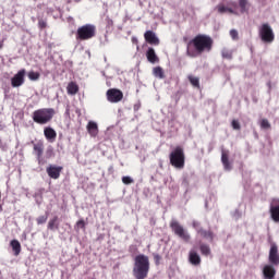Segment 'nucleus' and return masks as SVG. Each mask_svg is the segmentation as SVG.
Instances as JSON below:
<instances>
[{
	"mask_svg": "<svg viewBox=\"0 0 279 279\" xmlns=\"http://www.w3.org/2000/svg\"><path fill=\"white\" fill-rule=\"evenodd\" d=\"M133 276L135 279H146L149 276V257L147 255L135 256Z\"/></svg>",
	"mask_w": 279,
	"mask_h": 279,
	"instance_id": "obj_2",
	"label": "nucleus"
},
{
	"mask_svg": "<svg viewBox=\"0 0 279 279\" xmlns=\"http://www.w3.org/2000/svg\"><path fill=\"white\" fill-rule=\"evenodd\" d=\"M27 71L25 69L20 70L12 78H11V86L13 88H19L25 84V75Z\"/></svg>",
	"mask_w": 279,
	"mask_h": 279,
	"instance_id": "obj_6",
	"label": "nucleus"
},
{
	"mask_svg": "<svg viewBox=\"0 0 279 279\" xmlns=\"http://www.w3.org/2000/svg\"><path fill=\"white\" fill-rule=\"evenodd\" d=\"M87 132L93 138H95V136L99 134V126L96 124V122L89 121L87 123Z\"/></svg>",
	"mask_w": 279,
	"mask_h": 279,
	"instance_id": "obj_21",
	"label": "nucleus"
},
{
	"mask_svg": "<svg viewBox=\"0 0 279 279\" xmlns=\"http://www.w3.org/2000/svg\"><path fill=\"white\" fill-rule=\"evenodd\" d=\"M221 56L222 58H225L226 60H232V51L228 50V49H222L221 51Z\"/></svg>",
	"mask_w": 279,
	"mask_h": 279,
	"instance_id": "obj_32",
	"label": "nucleus"
},
{
	"mask_svg": "<svg viewBox=\"0 0 279 279\" xmlns=\"http://www.w3.org/2000/svg\"><path fill=\"white\" fill-rule=\"evenodd\" d=\"M229 5H231V8H234V9H236V8H238L236 2H234V1L229 2Z\"/></svg>",
	"mask_w": 279,
	"mask_h": 279,
	"instance_id": "obj_41",
	"label": "nucleus"
},
{
	"mask_svg": "<svg viewBox=\"0 0 279 279\" xmlns=\"http://www.w3.org/2000/svg\"><path fill=\"white\" fill-rule=\"evenodd\" d=\"M10 245L14 252V256H19V254H21V242H19V240H12Z\"/></svg>",
	"mask_w": 279,
	"mask_h": 279,
	"instance_id": "obj_24",
	"label": "nucleus"
},
{
	"mask_svg": "<svg viewBox=\"0 0 279 279\" xmlns=\"http://www.w3.org/2000/svg\"><path fill=\"white\" fill-rule=\"evenodd\" d=\"M197 233L201 234L203 239H207L210 243L215 241V233L211 230L198 229Z\"/></svg>",
	"mask_w": 279,
	"mask_h": 279,
	"instance_id": "obj_20",
	"label": "nucleus"
},
{
	"mask_svg": "<svg viewBox=\"0 0 279 279\" xmlns=\"http://www.w3.org/2000/svg\"><path fill=\"white\" fill-rule=\"evenodd\" d=\"M95 36H97V26L93 24H85L76 31V40L78 41L90 40Z\"/></svg>",
	"mask_w": 279,
	"mask_h": 279,
	"instance_id": "obj_4",
	"label": "nucleus"
},
{
	"mask_svg": "<svg viewBox=\"0 0 279 279\" xmlns=\"http://www.w3.org/2000/svg\"><path fill=\"white\" fill-rule=\"evenodd\" d=\"M230 36H231L232 40H239V32L236 29H231Z\"/></svg>",
	"mask_w": 279,
	"mask_h": 279,
	"instance_id": "obj_35",
	"label": "nucleus"
},
{
	"mask_svg": "<svg viewBox=\"0 0 279 279\" xmlns=\"http://www.w3.org/2000/svg\"><path fill=\"white\" fill-rule=\"evenodd\" d=\"M76 227L81 228V230H86V222L84 221V219H81L76 222Z\"/></svg>",
	"mask_w": 279,
	"mask_h": 279,
	"instance_id": "obj_36",
	"label": "nucleus"
},
{
	"mask_svg": "<svg viewBox=\"0 0 279 279\" xmlns=\"http://www.w3.org/2000/svg\"><path fill=\"white\" fill-rule=\"evenodd\" d=\"M122 182H123V184H133L134 179L131 177H122Z\"/></svg>",
	"mask_w": 279,
	"mask_h": 279,
	"instance_id": "obj_34",
	"label": "nucleus"
},
{
	"mask_svg": "<svg viewBox=\"0 0 279 279\" xmlns=\"http://www.w3.org/2000/svg\"><path fill=\"white\" fill-rule=\"evenodd\" d=\"M48 230H51L52 232L56 230H60V219L58 218V216H53L48 221Z\"/></svg>",
	"mask_w": 279,
	"mask_h": 279,
	"instance_id": "obj_22",
	"label": "nucleus"
},
{
	"mask_svg": "<svg viewBox=\"0 0 279 279\" xmlns=\"http://www.w3.org/2000/svg\"><path fill=\"white\" fill-rule=\"evenodd\" d=\"M268 260L271 265H279V254H278V245L276 243L270 244L269 257Z\"/></svg>",
	"mask_w": 279,
	"mask_h": 279,
	"instance_id": "obj_12",
	"label": "nucleus"
},
{
	"mask_svg": "<svg viewBox=\"0 0 279 279\" xmlns=\"http://www.w3.org/2000/svg\"><path fill=\"white\" fill-rule=\"evenodd\" d=\"M66 114H69V109L66 110Z\"/></svg>",
	"mask_w": 279,
	"mask_h": 279,
	"instance_id": "obj_47",
	"label": "nucleus"
},
{
	"mask_svg": "<svg viewBox=\"0 0 279 279\" xmlns=\"http://www.w3.org/2000/svg\"><path fill=\"white\" fill-rule=\"evenodd\" d=\"M217 10L219 12V14H226V12H229V14H236V12L234 11V9L226 7L223 4H219L217 7Z\"/></svg>",
	"mask_w": 279,
	"mask_h": 279,
	"instance_id": "obj_26",
	"label": "nucleus"
},
{
	"mask_svg": "<svg viewBox=\"0 0 279 279\" xmlns=\"http://www.w3.org/2000/svg\"><path fill=\"white\" fill-rule=\"evenodd\" d=\"M107 21H108V25H113L112 20L108 19Z\"/></svg>",
	"mask_w": 279,
	"mask_h": 279,
	"instance_id": "obj_44",
	"label": "nucleus"
},
{
	"mask_svg": "<svg viewBox=\"0 0 279 279\" xmlns=\"http://www.w3.org/2000/svg\"><path fill=\"white\" fill-rule=\"evenodd\" d=\"M153 258L155 260V265H160V260H162V257L159 254L154 253Z\"/></svg>",
	"mask_w": 279,
	"mask_h": 279,
	"instance_id": "obj_37",
	"label": "nucleus"
},
{
	"mask_svg": "<svg viewBox=\"0 0 279 279\" xmlns=\"http://www.w3.org/2000/svg\"><path fill=\"white\" fill-rule=\"evenodd\" d=\"M175 234H178L184 243H189L191 241V234H189V231L178 223L175 225Z\"/></svg>",
	"mask_w": 279,
	"mask_h": 279,
	"instance_id": "obj_14",
	"label": "nucleus"
},
{
	"mask_svg": "<svg viewBox=\"0 0 279 279\" xmlns=\"http://www.w3.org/2000/svg\"><path fill=\"white\" fill-rule=\"evenodd\" d=\"M170 165H172V167H175V150H172L170 154Z\"/></svg>",
	"mask_w": 279,
	"mask_h": 279,
	"instance_id": "obj_38",
	"label": "nucleus"
},
{
	"mask_svg": "<svg viewBox=\"0 0 279 279\" xmlns=\"http://www.w3.org/2000/svg\"><path fill=\"white\" fill-rule=\"evenodd\" d=\"M215 41L206 34H198L187 43L186 54L189 58H199L203 53L213 51Z\"/></svg>",
	"mask_w": 279,
	"mask_h": 279,
	"instance_id": "obj_1",
	"label": "nucleus"
},
{
	"mask_svg": "<svg viewBox=\"0 0 279 279\" xmlns=\"http://www.w3.org/2000/svg\"><path fill=\"white\" fill-rule=\"evenodd\" d=\"M259 125L262 130H269L271 128V123H269V120L267 119H262Z\"/></svg>",
	"mask_w": 279,
	"mask_h": 279,
	"instance_id": "obj_31",
	"label": "nucleus"
},
{
	"mask_svg": "<svg viewBox=\"0 0 279 279\" xmlns=\"http://www.w3.org/2000/svg\"><path fill=\"white\" fill-rule=\"evenodd\" d=\"M153 75L159 80H165V70H162L160 66H156L153 69Z\"/></svg>",
	"mask_w": 279,
	"mask_h": 279,
	"instance_id": "obj_27",
	"label": "nucleus"
},
{
	"mask_svg": "<svg viewBox=\"0 0 279 279\" xmlns=\"http://www.w3.org/2000/svg\"><path fill=\"white\" fill-rule=\"evenodd\" d=\"M28 80H31L32 82L40 80V73L34 71L28 72Z\"/></svg>",
	"mask_w": 279,
	"mask_h": 279,
	"instance_id": "obj_30",
	"label": "nucleus"
},
{
	"mask_svg": "<svg viewBox=\"0 0 279 279\" xmlns=\"http://www.w3.org/2000/svg\"><path fill=\"white\" fill-rule=\"evenodd\" d=\"M199 250L203 256H210V246L208 244H201Z\"/></svg>",
	"mask_w": 279,
	"mask_h": 279,
	"instance_id": "obj_28",
	"label": "nucleus"
},
{
	"mask_svg": "<svg viewBox=\"0 0 279 279\" xmlns=\"http://www.w3.org/2000/svg\"><path fill=\"white\" fill-rule=\"evenodd\" d=\"M270 217L275 223H279V198H272L269 208Z\"/></svg>",
	"mask_w": 279,
	"mask_h": 279,
	"instance_id": "obj_10",
	"label": "nucleus"
},
{
	"mask_svg": "<svg viewBox=\"0 0 279 279\" xmlns=\"http://www.w3.org/2000/svg\"><path fill=\"white\" fill-rule=\"evenodd\" d=\"M221 162L223 165L225 171H232V165L230 163L228 150L221 151Z\"/></svg>",
	"mask_w": 279,
	"mask_h": 279,
	"instance_id": "obj_17",
	"label": "nucleus"
},
{
	"mask_svg": "<svg viewBox=\"0 0 279 279\" xmlns=\"http://www.w3.org/2000/svg\"><path fill=\"white\" fill-rule=\"evenodd\" d=\"M171 228H175V222L174 221L171 222Z\"/></svg>",
	"mask_w": 279,
	"mask_h": 279,
	"instance_id": "obj_45",
	"label": "nucleus"
},
{
	"mask_svg": "<svg viewBox=\"0 0 279 279\" xmlns=\"http://www.w3.org/2000/svg\"><path fill=\"white\" fill-rule=\"evenodd\" d=\"M44 135L45 138L49 141V143H53V141H56V138L58 137V133L51 126H47L44 129Z\"/></svg>",
	"mask_w": 279,
	"mask_h": 279,
	"instance_id": "obj_16",
	"label": "nucleus"
},
{
	"mask_svg": "<svg viewBox=\"0 0 279 279\" xmlns=\"http://www.w3.org/2000/svg\"><path fill=\"white\" fill-rule=\"evenodd\" d=\"M129 251H130V252L136 251V246H134V245L130 246V247H129Z\"/></svg>",
	"mask_w": 279,
	"mask_h": 279,
	"instance_id": "obj_43",
	"label": "nucleus"
},
{
	"mask_svg": "<svg viewBox=\"0 0 279 279\" xmlns=\"http://www.w3.org/2000/svg\"><path fill=\"white\" fill-rule=\"evenodd\" d=\"M38 27H39V29H46V27H47V21H45V20H39V21H38Z\"/></svg>",
	"mask_w": 279,
	"mask_h": 279,
	"instance_id": "obj_40",
	"label": "nucleus"
},
{
	"mask_svg": "<svg viewBox=\"0 0 279 279\" xmlns=\"http://www.w3.org/2000/svg\"><path fill=\"white\" fill-rule=\"evenodd\" d=\"M107 99L110 104H119L123 99V92L117 88H110L107 90Z\"/></svg>",
	"mask_w": 279,
	"mask_h": 279,
	"instance_id": "obj_7",
	"label": "nucleus"
},
{
	"mask_svg": "<svg viewBox=\"0 0 279 279\" xmlns=\"http://www.w3.org/2000/svg\"><path fill=\"white\" fill-rule=\"evenodd\" d=\"M239 7L242 14L250 12V2L247 0H239Z\"/></svg>",
	"mask_w": 279,
	"mask_h": 279,
	"instance_id": "obj_25",
	"label": "nucleus"
},
{
	"mask_svg": "<svg viewBox=\"0 0 279 279\" xmlns=\"http://www.w3.org/2000/svg\"><path fill=\"white\" fill-rule=\"evenodd\" d=\"M183 184H184V186H189V179L187 178L183 179Z\"/></svg>",
	"mask_w": 279,
	"mask_h": 279,
	"instance_id": "obj_42",
	"label": "nucleus"
},
{
	"mask_svg": "<svg viewBox=\"0 0 279 279\" xmlns=\"http://www.w3.org/2000/svg\"><path fill=\"white\" fill-rule=\"evenodd\" d=\"M56 117V109L41 108L33 112V121L38 125H47Z\"/></svg>",
	"mask_w": 279,
	"mask_h": 279,
	"instance_id": "obj_3",
	"label": "nucleus"
},
{
	"mask_svg": "<svg viewBox=\"0 0 279 279\" xmlns=\"http://www.w3.org/2000/svg\"><path fill=\"white\" fill-rule=\"evenodd\" d=\"M264 279H275L276 278V268L272 265H265L263 268Z\"/></svg>",
	"mask_w": 279,
	"mask_h": 279,
	"instance_id": "obj_15",
	"label": "nucleus"
},
{
	"mask_svg": "<svg viewBox=\"0 0 279 279\" xmlns=\"http://www.w3.org/2000/svg\"><path fill=\"white\" fill-rule=\"evenodd\" d=\"M186 156L184 149L180 146L175 147V169H183L185 165Z\"/></svg>",
	"mask_w": 279,
	"mask_h": 279,
	"instance_id": "obj_9",
	"label": "nucleus"
},
{
	"mask_svg": "<svg viewBox=\"0 0 279 279\" xmlns=\"http://www.w3.org/2000/svg\"><path fill=\"white\" fill-rule=\"evenodd\" d=\"M258 34L262 43L271 45L276 40V34H274V28L268 23H264L258 28Z\"/></svg>",
	"mask_w": 279,
	"mask_h": 279,
	"instance_id": "obj_5",
	"label": "nucleus"
},
{
	"mask_svg": "<svg viewBox=\"0 0 279 279\" xmlns=\"http://www.w3.org/2000/svg\"><path fill=\"white\" fill-rule=\"evenodd\" d=\"M189 82L192 84V86H194V88H199V77L190 75Z\"/></svg>",
	"mask_w": 279,
	"mask_h": 279,
	"instance_id": "obj_29",
	"label": "nucleus"
},
{
	"mask_svg": "<svg viewBox=\"0 0 279 279\" xmlns=\"http://www.w3.org/2000/svg\"><path fill=\"white\" fill-rule=\"evenodd\" d=\"M48 216H39L36 221L38 226H43V223H47Z\"/></svg>",
	"mask_w": 279,
	"mask_h": 279,
	"instance_id": "obj_33",
	"label": "nucleus"
},
{
	"mask_svg": "<svg viewBox=\"0 0 279 279\" xmlns=\"http://www.w3.org/2000/svg\"><path fill=\"white\" fill-rule=\"evenodd\" d=\"M144 38L146 43H148V45H154L155 47H158V45H160V39L153 31H146L144 34Z\"/></svg>",
	"mask_w": 279,
	"mask_h": 279,
	"instance_id": "obj_13",
	"label": "nucleus"
},
{
	"mask_svg": "<svg viewBox=\"0 0 279 279\" xmlns=\"http://www.w3.org/2000/svg\"><path fill=\"white\" fill-rule=\"evenodd\" d=\"M63 169L64 168L62 166L50 165L46 168V173H48L49 178L52 180H58Z\"/></svg>",
	"mask_w": 279,
	"mask_h": 279,
	"instance_id": "obj_11",
	"label": "nucleus"
},
{
	"mask_svg": "<svg viewBox=\"0 0 279 279\" xmlns=\"http://www.w3.org/2000/svg\"><path fill=\"white\" fill-rule=\"evenodd\" d=\"M68 95H77L80 93V86L75 82H70L66 87Z\"/></svg>",
	"mask_w": 279,
	"mask_h": 279,
	"instance_id": "obj_23",
	"label": "nucleus"
},
{
	"mask_svg": "<svg viewBox=\"0 0 279 279\" xmlns=\"http://www.w3.org/2000/svg\"><path fill=\"white\" fill-rule=\"evenodd\" d=\"M146 58L150 64H156L160 62V59L158 58V54H156V50L154 48H148L146 51Z\"/></svg>",
	"mask_w": 279,
	"mask_h": 279,
	"instance_id": "obj_18",
	"label": "nucleus"
},
{
	"mask_svg": "<svg viewBox=\"0 0 279 279\" xmlns=\"http://www.w3.org/2000/svg\"><path fill=\"white\" fill-rule=\"evenodd\" d=\"M33 145V151L40 165L43 162V154H45V142L38 141V142H31Z\"/></svg>",
	"mask_w": 279,
	"mask_h": 279,
	"instance_id": "obj_8",
	"label": "nucleus"
},
{
	"mask_svg": "<svg viewBox=\"0 0 279 279\" xmlns=\"http://www.w3.org/2000/svg\"><path fill=\"white\" fill-rule=\"evenodd\" d=\"M189 260H190L191 265H194L195 267L202 265V257L195 251L190 252Z\"/></svg>",
	"mask_w": 279,
	"mask_h": 279,
	"instance_id": "obj_19",
	"label": "nucleus"
},
{
	"mask_svg": "<svg viewBox=\"0 0 279 279\" xmlns=\"http://www.w3.org/2000/svg\"><path fill=\"white\" fill-rule=\"evenodd\" d=\"M231 125L233 130H241V123H239V120H232Z\"/></svg>",
	"mask_w": 279,
	"mask_h": 279,
	"instance_id": "obj_39",
	"label": "nucleus"
},
{
	"mask_svg": "<svg viewBox=\"0 0 279 279\" xmlns=\"http://www.w3.org/2000/svg\"><path fill=\"white\" fill-rule=\"evenodd\" d=\"M0 49H3V43H0Z\"/></svg>",
	"mask_w": 279,
	"mask_h": 279,
	"instance_id": "obj_46",
	"label": "nucleus"
}]
</instances>
